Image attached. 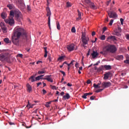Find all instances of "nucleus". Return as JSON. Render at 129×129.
Listing matches in <instances>:
<instances>
[{
  "label": "nucleus",
  "mask_w": 129,
  "mask_h": 129,
  "mask_svg": "<svg viewBox=\"0 0 129 129\" xmlns=\"http://www.w3.org/2000/svg\"><path fill=\"white\" fill-rule=\"evenodd\" d=\"M14 17H15V20L18 22H21L23 20V15L19 10L16 9L14 11H10V17L9 19H6L5 21L7 24H9L10 26L15 25V20Z\"/></svg>",
  "instance_id": "f257e3e1"
},
{
  "label": "nucleus",
  "mask_w": 129,
  "mask_h": 129,
  "mask_svg": "<svg viewBox=\"0 0 129 129\" xmlns=\"http://www.w3.org/2000/svg\"><path fill=\"white\" fill-rule=\"evenodd\" d=\"M14 35L16 37L21 38L22 36L24 40H28V34L24 28L20 27H17L14 29Z\"/></svg>",
  "instance_id": "f03ea898"
},
{
  "label": "nucleus",
  "mask_w": 129,
  "mask_h": 129,
  "mask_svg": "<svg viewBox=\"0 0 129 129\" xmlns=\"http://www.w3.org/2000/svg\"><path fill=\"white\" fill-rule=\"evenodd\" d=\"M108 52H110V53L116 52V47L114 45H107L103 48V51L100 52V54L107 55Z\"/></svg>",
  "instance_id": "7ed1b4c3"
},
{
  "label": "nucleus",
  "mask_w": 129,
  "mask_h": 129,
  "mask_svg": "<svg viewBox=\"0 0 129 129\" xmlns=\"http://www.w3.org/2000/svg\"><path fill=\"white\" fill-rule=\"evenodd\" d=\"M0 61H1V62L11 63L9 52L6 51H0Z\"/></svg>",
  "instance_id": "20e7f679"
},
{
  "label": "nucleus",
  "mask_w": 129,
  "mask_h": 129,
  "mask_svg": "<svg viewBox=\"0 0 129 129\" xmlns=\"http://www.w3.org/2000/svg\"><path fill=\"white\" fill-rule=\"evenodd\" d=\"M46 12H47V14L46 16L47 17H48V27L51 30V11L50 10V8L49 7H46Z\"/></svg>",
  "instance_id": "39448f33"
},
{
  "label": "nucleus",
  "mask_w": 129,
  "mask_h": 129,
  "mask_svg": "<svg viewBox=\"0 0 129 129\" xmlns=\"http://www.w3.org/2000/svg\"><path fill=\"white\" fill-rule=\"evenodd\" d=\"M20 37H18V36H16L15 35H13L12 37V42L14 45H16V46H19L20 45Z\"/></svg>",
  "instance_id": "423d86ee"
},
{
  "label": "nucleus",
  "mask_w": 129,
  "mask_h": 129,
  "mask_svg": "<svg viewBox=\"0 0 129 129\" xmlns=\"http://www.w3.org/2000/svg\"><path fill=\"white\" fill-rule=\"evenodd\" d=\"M67 49L69 52H72L74 50H77V46H76L74 43H71L67 45Z\"/></svg>",
  "instance_id": "0eeeda50"
},
{
  "label": "nucleus",
  "mask_w": 129,
  "mask_h": 129,
  "mask_svg": "<svg viewBox=\"0 0 129 129\" xmlns=\"http://www.w3.org/2000/svg\"><path fill=\"white\" fill-rule=\"evenodd\" d=\"M111 86V83L110 82H103L101 84L102 88H108V87H110Z\"/></svg>",
  "instance_id": "6e6552de"
},
{
  "label": "nucleus",
  "mask_w": 129,
  "mask_h": 129,
  "mask_svg": "<svg viewBox=\"0 0 129 129\" xmlns=\"http://www.w3.org/2000/svg\"><path fill=\"white\" fill-rule=\"evenodd\" d=\"M108 15L109 18L112 19H115V18H117V14L116 13L114 12V11H110L108 13Z\"/></svg>",
  "instance_id": "1a4fd4ad"
},
{
  "label": "nucleus",
  "mask_w": 129,
  "mask_h": 129,
  "mask_svg": "<svg viewBox=\"0 0 129 129\" xmlns=\"http://www.w3.org/2000/svg\"><path fill=\"white\" fill-rule=\"evenodd\" d=\"M82 40V46H83L84 48H86V45L88 44V42L89 41V38L88 37L87 38H84Z\"/></svg>",
  "instance_id": "9d476101"
},
{
  "label": "nucleus",
  "mask_w": 129,
  "mask_h": 129,
  "mask_svg": "<svg viewBox=\"0 0 129 129\" xmlns=\"http://www.w3.org/2000/svg\"><path fill=\"white\" fill-rule=\"evenodd\" d=\"M1 27L3 30V33H7L8 30L7 29V27H6V25H5V23H1Z\"/></svg>",
  "instance_id": "9b49d317"
},
{
  "label": "nucleus",
  "mask_w": 129,
  "mask_h": 129,
  "mask_svg": "<svg viewBox=\"0 0 129 129\" xmlns=\"http://www.w3.org/2000/svg\"><path fill=\"white\" fill-rule=\"evenodd\" d=\"M110 75H111V73L107 72L104 74V78L103 79L104 80H107L109 77H110Z\"/></svg>",
  "instance_id": "f8f14e48"
},
{
  "label": "nucleus",
  "mask_w": 129,
  "mask_h": 129,
  "mask_svg": "<svg viewBox=\"0 0 129 129\" xmlns=\"http://www.w3.org/2000/svg\"><path fill=\"white\" fill-rule=\"evenodd\" d=\"M45 78H43V80H47L49 82L53 83V79L51 78V75H47L45 77Z\"/></svg>",
  "instance_id": "ddd939ff"
},
{
  "label": "nucleus",
  "mask_w": 129,
  "mask_h": 129,
  "mask_svg": "<svg viewBox=\"0 0 129 129\" xmlns=\"http://www.w3.org/2000/svg\"><path fill=\"white\" fill-rule=\"evenodd\" d=\"M107 41H108V42H110V41H116V38L114 36H108L107 38Z\"/></svg>",
  "instance_id": "4468645a"
},
{
  "label": "nucleus",
  "mask_w": 129,
  "mask_h": 129,
  "mask_svg": "<svg viewBox=\"0 0 129 129\" xmlns=\"http://www.w3.org/2000/svg\"><path fill=\"white\" fill-rule=\"evenodd\" d=\"M88 6H89V8L92 9V10H96L97 9V7L95 6V4L92 2H91Z\"/></svg>",
  "instance_id": "2eb2a0df"
},
{
  "label": "nucleus",
  "mask_w": 129,
  "mask_h": 129,
  "mask_svg": "<svg viewBox=\"0 0 129 129\" xmlns=\"http://www.w3.org/2000/svg\"><path fill=\"white\" fill-rule=\"evenodd\" d=\"M93 93H84V95L83 96H82V98H84V99H86V98H87V96H88V95H92Z\"/></svg>",
  "instance_id": "dca6fc26"
},
{
  "label": "nucleus",
  "mask_w": 129,
  "mask_h": 129,
  "mask_svg": "<svg viewBox=\"0 0 129 129\" xmlns=\"http://www.w3.org/2000/svg\"><path fill=\"white\" fill-rule=\"evenodd\" d=\"M112 35H115V36L119 37V36L121 35V32L118 31L117 30H114V32L112 33Z\"/></svg>",
  "instance_id": "f3484780"
},
{
  "label": "nucleus",
  "mask_w": 129,
  "mask_h": 129,
  "mask_svg": "<svg viewBox=\"0 0 129 129\" xmlns=\"http://www.w3.org/2000/svg\"><path fill=\"white\" fill-rule=\"evenodd\" d=\"M69 98H70V95L69 93H67L66 95L63 96L62 99L66 100V99H69Z\"/></svg>",
  "instance_id": "a211bd4d"
},
{
  "label": "nucleus",
  "mask_w": 129,
  "mask_h": 129,
  "mask_svg": "<svg viewBox=\"0 0 129 129\" xmlns=\"http://www.w3.org/2000/svg\"><path fill=\"white\" fill-rule=\"evenodd\" d=\"M43 76L44 75H40L36 77L35 78V81H39V80H41V79H44V78H43Z\"/></svg>",
  "instance_id": "6ab92c4d"
},
{
  "label": "nucleus",
  "mask_w": 129,
  "mask_h": 129,
  "mask_svg": "<svg viewBox=\"0 0 129 129\" xmlns=\"http://www.w3.org/2000/svg\"><path fill=\"white\" fill-rule=\"evenodd\" d=\"M103 67L105 69V70H111V66L103 65Z\"/></svg>",
  "instance_id": "aec40b11"
},
{
  "label": "nucleus",
  "mask_w": 129,
  "mask_h": 129,
  "mask_svg": "<svg viewBox=\"0 0 129 129\" xmlns=\"http://www.w3.org/2000/svg\"><path fill=\"white\" fill-rule=\"evenodd\" d=\"M26 86H27V91H28V92H31V91H32V86H31V85L29 84H27L26 85Z\"/></svg>",
  "instance_id": "412c9836"
},
{
  "label": "nucleus",
  "mask_w": 129,
  "mask_h": 129,
  "mask_svg": "<svg viewBox=\"0 0 129 129\" xmlns=\"http://www.w3.org/2000/svg\"><path fill=\"white\" fill-rule=\"evenodd\" d=\"M93 58H95L97 56H98V53L95 51H93V53L91 54Z\"/></svg>",
  "instance_id": "4be33fe9"
},
{
  "label": "nucleus",
  "mask_w": 129,
  "mask_h": 129,
  "mask_svg": "<svg viewBox=\"0 0 129 129\" xmlns=\"http://www.w3.org/2000/svg\"><path fill=\"white\" fill-rule=\"evenodd\" d=\"M43 49H44V58H47V56H48V51H47V47H43Z\"/></svg>",
  "instance_id": "5701e85b"
},
{
  "label": "nucleus",
  "mask_w": 129,
  "mask_h": 129,
  "mask_svg": "<svg viewBox=\"0 0 129 129\" xmlns=\"http://www.w3.org/2000/svg\"><path fill=\"white\" fill-rule=\"evenodd\" d=\"M78 18H77V21H79L81 20V12L79 11V10H78Z\"/></svg>",
  "instance_id": "b1692460"
},
{
  "label": "nucleus",
  "mask_w": 129,
  "mask_h": 129,
  "mask_svg": "<svg viewBox=\"0 0 129 129\" xmlns=\"http://www.w3.org/2000/svg\"><path fill=\"white\" fill-rule=\"evenodd\" d=\"M117 60H123V55H117L116 57Z\"/></svg>",
  "instance_id": "393cba45"
},
{
  "label": "nucleus",
  "mask_w": 129,
  "mask_h": 129,
  "mask_svg": "<svg viewBox=\"0 0 129 129\" xmlns=\"http://www.w3.org/2000/svg\"><path fill=\"white\" fill-rule=\"evenodd\" d=\"M29 80H31V82H35L36 81V79H35V76H31L29 78Z\"/></svg>",
  "instance_id": "a878e982"
},
{
  "label": "nucleus",
  "mask_w": 129,
  "mask_h": 129,
  "mask_svg": "<svg viewBox=\"0 0 129 129\" xmlns=\"http://www.w3.org/2000/svg\"><path fill=\"white\" fill-rule=\"evenodd\" d=\"M102 70H104V68L103 67V65L101 66L99 68L97 69V71L100 72V71H102Z\"/></svg>",
  "instance_id": "bb28decb"
},
{
  "label": "nucleus",
  "mask_w": 129,
  "mask_h": 129,
  "mask_svg": "<svg viewBox=\"0 0 129 129\" xmlns=\"http://www.w3.org/2000/svg\"><path fill=\"white\" fill-rule=\"evenodd\" d=\"M34 106V105H31V104H30V102L28 101V104L27 105L26 107H28V108H33Z\"/></svg>",
  "instance_id": "cd10ccee"
},
{
  "label": "nucleus",
  "mask_w": 129,
  "mask_h": 129,
  "mask_svg": "<svg viewBox=\"0 0 129 129\" xmlns=\"http://www.w3.org/2000/svg\"><path fill=\"white\" fill-rule=\"evenodd\" d=\"M4 41L7 44H9V43H11V41H10V39H9V38H5Z\"/></svg>",
  "instance_id": "c85d7f7f"
},
{
  "label": "nucleus",
  "mask_w": 129,
  "mask_h": 129,
  "mask_svg": "<svg viewBox=\"0 0 129 129\" xmlns=\"http://www.w3.org/2000/svg\"><path fill=\"white\" fill-rule=\"evenodd\" d=\"M84 3L88 6L91 3L90 0H84Z\"/></svg>",
  "instance_id": "c756f323"
},
{
  "label": "nucleus",
  "mask_w": 129,
  "mask_h": 129,
  "mask_svg": "<svg viewBox=\"0 0 129 129\" xmlns=\"http://www.w3.org/2000/svg\"><path fill=\"white\" fill-rule=\"evenodd\" d=\"M27 11L29 13L31 12V11H32V8L31 7V6L27 5Z\"/></svg>",
  "instance_id": "7c9ffc66"
},
{
  "label": "nucleus",
  "mask_w": 129,
  "mask_h": 129,
  "mask_svg": "<svg viewBox=\"0 0 129 129\" xmlns=\"http://www.w3.org/2000/svg\"><path fill=\"white\" fill-rule=\"evenodd\" d=\"M56 28L57 30H60L61 29V27L60 26V24L59 22L56 23Z\"/></svg>",
  "instance_id": "2f4dec72"
},
{
  "label": "nucleus",
  "mask_w": 129,
  "mask_h": 129,
  "mask_svg": "<svg viewBox=\"0 0 129 129\" xmlns=\"http://www.w3.org/2000/svg\"><path fill=\"white\" fill-rule=\"evenodd\" d=\"M7 8H9V10H13V5L12 4L8 5Z\"/></svg>",
  "instance_id": "473e14b6"
},
{
  "label": "nucleus",
  "mask_w": 129,
  "mask_h": 129,
  "mask_svg": "<svg viewBox=\"0 0 129 129\" xmlns=\"http://www.w3.org/2000/svg\"><path fill=\"white\" fill-rule=\"evenodd\" d=\"M100 39L101 40H102V41H104V40H105V35H101L100 37Z\"/></svg>",
  "instance_id": "72a5a7b5"
},
{
  "label": "nucleus",
  "mask_w": 129,
  "mask_h": 129,
  "mask_svg": "<svg viewBox=\"0 0 129 129\" xmlns=\"http://www.w3.org/2000/svg\"><path fill=\"white\" fill-rule=\"evenodd\" d=\"M72 5L71 4V3L69 2L67 3V7L68 8H70V7H72Z\"/></svg>",
  "instance_id": "f704fd0d"
},
{
  "label": "nucleus",
  "mask_w": 129,
  "mask_h": 129,
  "mask_svg": "<svg viewBox=\"0 0 129 129\" xmlns=\"http://www.w3.org/2000/svg\"><path fill=\"white\" fill-rule=\"evenodd\" d=\"M45 71H39L38 72V74L39 75H41V74H44V73H45Z\"/></svg>",
  "instance_id": "c9c22d12"
},
{
  "label": "nucleus",
  "mask_w": 129,
  "mask_h": 129,
  "mask_svg": "<svg viewBox=\"0 0 129 129\" xmlns=\"http://www.w3.org/2000/svg\"><path fill=\"white\" fill-rule=\"evenodd\" d=\"M65 56H60L58 59V61L60 60H63V59H64V58H65Z\"/></svg>",
  "instance_id": "e433bc0d"
},
{
  "label": "nucleus",
  "mask_w": 129,
  "mask_h": 129,
  "mask_svg": "<svg viewBox=\"0 0 129 129\" xmlns=\"http://www.w3.org/2000/svg\"><path fill=\"white\" fill-rule=\"evenodd\" d=\"M71 31H72V33H76V30L75 29V27H72Z\"/></svg>",
  "instance_id": "4c0bfd02"
},
{
  "label": "nucleus",
  "mask_w": 129,
  "mask_h": 129,
  "mask_svg": "<svg viewBox=\"0 0 129 129\" xmlns=\"http://www.w3.org/2000/svg\"><path fill=\"white\" fill-rule=\"evenodd\" d=\"M93 86L95 88H100V86H99L98 85H96V84H94Z\"/></svg>",
  "instance_id": "58836bf2"
},
{
  "label": "nucleus",
  "mask_w": 129,
  "mask_h": 129,
  "mask_svg": "<svg viewBox=\"0 0 129 129\" xmlns=\"http://www.w3.org/2000/svg\"><path fill=\"white\" fill-rule=\"evenodd\" d=\"M74 62H75V60H72L70 63L68 64V66H70V65H73Z\"/></svg>",
  "instance_id": "ea45409f"
},
{
  "label": "nucleus",
  "mask_w": 129,
  "mask_h": 129,
  "mask_svg": "<svg viewBox=\"0 0 129 129\" xmlns=\"http://www.w3.org/2000/svg\"><path fill=\"white\" fill-rule=\"evenodd\" d=\"M87 38H88V37H86L85 34L84 33L82 34V39H86Z\"/></svg>",
  "instance_id": "a19ab883"
},
{
  "label": "nucleus",
  "mask_w": 129,
  "mask_h": 129,
  "mask_svg": "<svg viewBox=\"0 0 129 129\" xmlns=\"http://www.w3.org/2000/svg\"><path fill=\"white\" fill-rule=\"evenodd\" d=\"M102 90H103V89H100L99 90H96L95 92H96L97 93H98L99 92H101Z\"/></svg>",
  "instance_id": "79ce46f5"
},
{
  "label": "nucleus",
  "mask_w": 129,
  "mask_h": 129,
  "mask_svg": "<svg viewBox=\"0 0 129 129\" xmlns=\"http://www.w3.org/2000/svg\"><path fill=\"white\" fill-rule=\"evenodd\" d=\"M124 63L129 64V59H126V60H124Z\"/></svg>",
  "instance_id": "37998d69"
},
{
  "label": "nucleus",
  "mask_w": 129,
  "mask_h": 129,
  "mask_svg": "<svg viewBox=\"0 0 129 129\" xmlns=\"http://www.w3.org/2000/svg\"><path fill=\"white\" fill-rule=\"evenodd\" d=\"M106 30H107V28L106 27L103 28V31H102L103 34V33H104V32H105V31H106Z\"/></svg>",
  "instance_id": "c03bdc74"
},
{
  "label": "nucleus",
  "mask_w": 129,
  "mask_h": 129,
  "mask_svg": "<svg viewBox=\"0 0 129 129\" xmlns=\"http://www.w3.org/2000/svg\"><path fill=\"white\" fill-rule=\"evenodd\" d=\"M60 72L63 75V77H65L66 76V74L63 71H60Z\"/></svg>",
  "instance_id": "a18cd8bd"
},
{
  "label": "nucleus",
  "mask_w": 129,
  "mask_h": 129,
  "mask_svg": "<svg viewBox=\"0 0 129 129\" xmlns=\"http://www.w3.org/2000/svg\"><path fill=\"white\" fill-rule=\"evenodd\" d=\"M51 86V88L52 89H55V90H57V87L55 86Z\"/></svg>",
  "instance_id": "49530a36"
},
{
  "label": "nucleus",
  "mask_w": 129,
  "mask_h": 129,
  "mask_svg": "<svg viewBox=\"0 0 129 129\" xmlns=\"http://www.w3.org/2000/svg\"><path fill=\"white\" fill-rule=\"evenodd\" d=\"M113 23V20L111 19V20H110V23H109V25L110 26H112V23Z\"/></svg>",
  "instance_id": "de8ad7c7"
},
{
  "label": "nucleus",
  "mask_w": 129,
  "mask_h": 129,
  "mask_svg": "<svg viewBox=\"0 0 129 129\" xmlns=\"http://www.w3.org/2000/svg\"><path fill=\"white\" fill-rule=\"evenodd\" d=\"M95 98V96H91L90 98V99L91 100H94V99Z\"/></svg>",
  "instance_id": "09e8293b"
},
{
  "label": "nucleus",
  "mask_w": 129,
  "mask_h": 129,
  "mask_svg": "<svg viewBox=\"0 0 129 129\" xmlns=\"http://www.w3.org/2000/svg\"><path fill=\"white\" fill-rule=\"evenodd\" d=\"M120 21L121 25H123V21H124L123 19L120 18Z\"/></svg>",
  "instance_id": "8fccbe9b"
},
{
  "label": "nucleus",
  "mask_w": 129,
  "mask_h": 129,
  "mask_svg": "<svg viewBox=\"0 0 129 129\" xmlns=\"http://www.w3.org/2000/svg\"><path fill=\"white\" fill-rule=\"evenodd\" d=\"M43 94H46L47 93V91L45 89L42 90Z\"/></svg>",
  "instance_id": "3c124183"
},
{
  "label": "nucleus",
  "mask_w": 129,
  "mask_h": 129,
  "mask_svg": "<svg viewBox=\"0 0 129 129\" xmlns=\"http://www.w3.org/2000/svg\"><path fill=\"white\" fill-rule=\"evenodd\" d=\"M17 57H20V58H22L23 57V54H18L17 55Z\"/></svg>",
  "instance_id": "603ef678"
},
{
  "label": "nucleus",
  "mask_w": 129,
  "mask_h": 129,
  "mask_svg": "<svg viewBox=\"0 0 129 129\" xmlns=\"http://www.w3.org/2000/svg\"><path fill=\"white\" fill-rule=\"evenodd\" d=\"M47 59L48 60H49V62H52V59L51 58V56H49Z\"/></svg>",
  "instance_id": "864d4df0"
},
{
  "label": "nucleus",
  "mask_w": 129,
  "mask_h": 129,
  "mask_svg": "<svg viewBox=\"0 0 129 129\" xmlns=\"http://www.w3.org/2000/svg\"><path fill=\"white\" fill-rule=\"evenodd\" d=\"M1 17L3 18V19H5L6 18V16H5V14L4 13L2 14Z\"/></svg>",
  "instance_id": "5fc2aeb1"
},
{
  "label": "nucleus",
  "mask_w": 129,
  "mask_h": 129,
  "mask_svg": "<svg viewBox=\"0 0 129 129\" xmlns=\"http://www.w3.org/2000/svg\"><path fill=\"white\" fill-rule=\"evenodd\" d=\"M42 85V82H39L37 83V87H39V86H40V85Z\"/></svg>",
  "instance_id": "6e6d98bb"
},
{
  "label": "nucleus",
  "mask_w": 129,
  "mask_h": 129,
  "mask_svg": "<svg viewBox=\"0 0 129 129\" xmlns=\"http://www.w3.org/2000/svg\"><path fill=\"white\" fill-rule=\"evenodd\" d=\"M90 51H91L90 49L88 50V53L87 54V56H89V55H90Z\"/></svg>",
  "instance_id": "4d7b16f0"
},
{
  "label": "nucleus",
  "mask_w": 129,
  "mask_h": 129,
  "mask_svg": "<svg viewBox=\"0 0 129 129\" xmlns=\"http://www.w3.org/2000/svg\"><path fill=\"white\" fill-rule=\"evenodd\" d=\"M91 83V81H90V80H88L87 81V84H90Z\"/></svg>",
  "instance_id": "13d9d810"
},
{
  "label": "nucleus",
  "mask_w": 129,
  "mask_h": 129,
  "mask_svg": "<svg viewBox=\"0 0 129 129\" xmlns=\"http://www.w3.org/2000/svg\"><path fill=\"white\" fill-rule=\"evenodd\" d=\"M117 31L118 32H121V28H120V27H118Z\"/></svg>",
  "instance_id": "bf43d9fd"
},
{
  "label": "nucleus",
  "mask_w": 129,
  "mask_h": 129,
  "mask_svg": "<svg viewBox=\"0 0 129 129\" xmlns=\"http://www.w3.org/2000/svg\"><path fill=\"white\" fill-rule=\"evenodd\" d=\"M45 106L46 107H50V105L47 103H46Z\"/></svg>",
  "instance_id": "052dcab7"
},
{
  "label": "nucleus",
  "mask_w": 129,
  "mask_h": 129,
  "mask_svg": "<svg viewBox=\"0 0 129 129\" xmlns=\"http://www.w3.org/2000/svg\"><path fill=\"white\" fill-rule=\"evenodd\" d=\"M67 86H69L70 87H71V86H72V84L69 83L67 84Z\"/></svg>",
  "instance_id": "680f3d73"
},
{
  "label": "nucleus",
  "mask_w": 129,
  "mask_h": 129,
  "mask_svg": "<svg viewBox=\"0 0 129 129\" xmlns=\"http://www.w3.org/2000/svg\"><path fill=\"white\" fill-rule=\"evenodd\" d=\"M126 38L127 39V40H129V34H126Z\"/></svg>",
  "instance_id": "e2e57ef3"
},
{
  "label": "nucleus",
  "mask_w": 129,
  "mask_h": 129,
  "mask_svg": "<svg viewBox=\"0 0 129 129\" xmlns=\"http://www.w3.org/2000/svg\"><path fill=\"white\" fill-rule=\"evenodd\" d=\"M92 36H95V32L93 31L92 32Z\"/></svg>",
  "instance_id": "0e129e2a"
},
{
  "label": "nucleus",
  "mask_w": 129,
  "mask_h": 129,
  "mask_svg": "<svg viewBox=\"0 0 129 129\" xmlns=\"http://www.w3.org/2000/svg\"><path fill=\"white\" fill-rule=\"evenodd\" d=\"M40 63H43V61H38L36 62V64H40Z\"/></svg>",
  "instance_id": "69168bd1"
},
{
  "label": "nucleus",
  "mask_w": 129,
  "mask_h": 129,
  "mask_svg": "<svg viewBox=\"0 0 129 129\" xmlns=\"http://www.w3.org/2000/svg\"><path fill=\"white\" fill-rule=\"evenodd\" d=\"M64 92H61L60 93V95H61V96H63V95H64Z\"/></svg>",
  "instance_id": "338daca9"
},
{
  "label": "nucleus",
  "mask_w": 129,
  "mask_h": 129,
  "mask_svg": "<svg viewBox=\"0 0 129 129\" xmlns=\"http://www.w3.org/2000/svg\"><path fill=\"white\" fill-rule=\"evenodd\" d=\"M110 3V0L109 1L107 2V6H108L109 5V3Z\"/></svg>",
  "instance_id": "774afa93"
}]
</instances>
